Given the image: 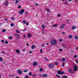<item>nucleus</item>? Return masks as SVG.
<instances>
[{
  "label": "nucleus",
  "instance_id": "nucleus-1",
  "mask_svg": "<svg viewBox=\"0 0 78 78\" xmlns=\"http://www.w3.org/2000/svg\"><path fill=\"white\" fill-rule=\"evenodd\" d=\"M51 45H56L57 44V41L56 40L53 39L50 41Z\"/></svg>",
  "mask_w": 78,
  "mask_h": 78
},
{
  "label": "nucleus",
  "instance_id": "nucleus-2",
  "mask_svg": "<svg viewBox=\"0 0 78 78\" xmlns=\"http://www.w3.org/2000/svg\"><path fill=\"white\" fill-rule=\"evenodd\" d=\"M57 74L58 75H59V74H60V75H65V74H66V73H64V72H62L61 71H58Z\"/></svg>",
  "mask_w": 78,
  "mask_h": 78
},
{
  "label": "nucleus",
  "instance_id": "nucleus-3",
  "mask_svg": "<svg viewBox=\"0 0 78 78\" xmlns=\"http://www.w3.org/2000/svg\"><path fill=\"white\" fill-rule=\"evenodd\" d=\"M48 67H49V68L51 69V68H54V67H55V66H54V65L53 64H49L48 65Z\"/></svg>",
  "mask_w": 78,
  "mask_h": 78
},
{
  "label": "nucleus",
  "instance_id": "nucleus-4",
  "mask_svg": "<svg viewBox=\"0 0 78 78\" xmlns=\"http://www.w3.org/2000/svg\"><path fill=\"white\" fill-rule=\"evenodd\" d=\"M25 11V10H24V9H22L19 12V14H21V15H22V14H23V13Z\"/></svg>",
  "mask_w": 78,
  "mask_h": 78
},
{
  "label": "nucleus",
  "instance_id": "nucleus-5",
  "mask_svg": "<svg viewBox=\"0 0 78 78\" xmlns=\"http://www.w3.org/2000/svg\"><path fill=\"white\" fill-rule=\"evenodd\" d=\"M8 4H9V2H8V1H6L4 2V5L5 6H8Z\"/></svg>",
  "mask_w": 78,
  "mask_h": 78
},
{
  "label": "nucleus",
  "instance_id": "nucleus-6",
  "mask_svg": "<svg viewBox=\"0 0 78 78\" xmlns=\"http://www.w3.org/2000/svg\"><path fill=\"white\" fill-rule=\"evenodd\" d=\"M78 69V67L77 66H74V69H73L74 71H77V69Z\"/></svg>",
  "mask_w": 78,
  "mask_h": 78
},
{
  "label": "nucleus",
  "instance_id": "nucleus-7",
  "mask_svg": "<svg viewBox=\"0 0 78 78\" xmlns=\"http://www.w3.org/2000/svg\"><path fill=\"white\" fill-rule=\"evenodd\" d=\"M18 73L20 74V75H21L22 74V73L20 69H18Z\"/></svg>",
  "mask_w": 78,
  "mask_h": 78
},
{
  "label": "nucleus",
  "instance_id": "nucleus-8",
  "mask_svg": "<svg viewBox=\"0 0 78 78\" xmlns=\"http://www.w3.org/2000/svg\"><path fill=\"white\" fill-rule=\"evenodd\" d=\"M62 47H63V48L64 49H66V48H67V46H66L64 44H62Z\"/></svg>",
  "mask_w": 78,
  "mask_h": 78
},
{
  "label": "nucleus",
  "instance_id": "nucleus-9",
  "mask_svg": "<svg viewBox=\"0 0 78 78\" xmlns=\"http://www.w3.org/2000/svg\"><path fill=\"white\" fill-rule=\"evenodd\" d=\"M37 64V63L36 62H34L33 63V65L34 66H36Z\"/></svg>",
  "mask_w": 78,
  "mask_h": 78
},
{
  "label": "nucleus",
  "instance_id": "nucleus-10",
  "mask_svg": "<svg viewBox=\"0 0 78 78\" xmlns=\"http://www.w3.org/2000/svg\"><path fill=\"white\" fill-rule=\"evenodd\" d=\"M43 77H47V76H48V75L45 74H44L43 75Z\"/></svg>",
  "mask_w": 78,
  "mask_h": 78
},
{
  "label": "nucleus",
  "instance_id": "nucleus-11",
  "mask_svg": "<svg viewBox=\"0 0 78 78\" xmlns=\"http://www.w3.org/2000/svg\"><path fill=\"white\" fill-rule=\"evenodd\" d=\"M15 35L17 37V39H19V35L18 34H16Z\"/></svg>",
  "mask_w": 78,
  "mask_h": 78
},
{
  "label": "nucleus",
  "instance_id": "nucleus-12",
  "mask_svg": "<svg viewBox=\"0 0 78 78\" xmlns=\"http://www.w3.org/2000/svg\"><path fill=\"white\" fill-rule=\"evenodd\" d=\"M27 36L28 37H30L31 36V34H27Z\"/></svg>",
  "mask_w": 78,
  "mask_h": 78
},
{
  "label": "nucleus",
  "instance_id": "nucleus-13",
  "mask_svg": "<svg viewBox=\"0 0 78 78\" xmlns=\"http://www.w3.org/2000/svg\"><path fill=\"white\" fill-rule=\"evenodd\" d=\"M75 29H76V27L75 26H73L72 27V29L73 30H75Z\"/></svg>",
  "mask_w": 78,
  "mask_h": 78
},
{
  "label": "nucleus",
  "instance_id": "nucleus-14",
  "mask_svg": "<svg viewBox=\"0 0 78 78\" xmlns=\"http://www.w3.org/2000/svg\"><path fill=\"white\" fill-rule=\"evenodd\" d=\"M16 52L17 53H20V51L19 50H16Z\"/></svg>",
  "mask_w": 78,
  "mask_h": 78
},
{
  "label": "nucleus",
  "instance_id": "nucleus-15",
  "mask_svg": "<svg viewBox=\"0 0 78 78\" xmlns=\"http://www.w3.org/2000/svg\"><path fill=\"white\" fill-rule=\"evenodd\" d=\"M64 27V25H62L60 26V28L61 29H62Z\"/></svg>",
  "mask_w": 78,
  "mask_h": 78
},
{
  "label": "nucleus",
  "instance_id": "nucleus-16",
  "mask_svg": "<svg viewBox=\"0 0 78 78\" xmlns=\"http://www.w3.org/2000/svg\"><path fill=\"white\" fill-rule=\"evenodd\" d=\"M19 2H20V1H19L16 0V1L15 3H16V4H17V3H19Z\"/></svg>",
  "mask_w": 78,
  "mask_h": 78
},
{
  "label": "nucleus",
  "instance_id": "nucleus-17",
  "mask_svg": "<svg viewBox=\"0 0 78 78\" xmlns=\"http://www.w3.org/2000/svg\"><path fill=\"white\" fill-rule=\"evenodd\" d=\"M68 70L69 72H72V71H73V70H72L71 69H68Z\"/></svg>",
  "mask_w": 78,
  "mask_h": 78
},
{
  "label": "nucleus",
  "instance_id": "nucleus-18",
  "mask_svg": "<svg viewBox=\"0 0 78 78\" xmlns=\"http://www.w3.org/2000/svg\"><path fill=\"white\" fill-rule=\"evenodd\" d=\"M31 47L32 49H34V47H36V46L34 45H33Z\"/></svg>",
  "mask_w": 78,
  "mask_h": 78
},
{
  "label": "nucleus",
  "instance_id": "nucleus-19",
  "mask_svg": "<svg viewBox=\"0 0 78 78\" xmlns=\"http://www.w3.org/2000/svg\"><path fill=\"white\" fill-rule=\"evenodd\" d=\"M69 39H72V38L73 37L72 36L70 35L69 36Z\"/></svg>",
  "mask_w": 78,
  "mask_h": 78
},
{
  "label": "nucleus",
  "instance_id": "nucleus-20",
  "mask_svg": "<svg viewBox=\"0 0 78 78\" xmlns=\"http://www.w3.org/2000/svg\"><path fill=\"white\" fill-rule=\"evenodd\" d=\"M14 26V23H11L10 24L11 27H13Z\"/></svg>",
  "mask_w": 78,
  "mask_h": 78
},
{
  "label": "nucleus",
  "instance_id": "nucleus-21",
  "mask_svg": "<svg viewBox=\"0 0 78 78\" xmlns=\"http://www.w3.org/2000/svg\"><path fill=\"white\" fill-rule=\"evenodd\" d=\"M62 78H67V76L64 75L62 77Z\"/></svg>",
  "mask_w": 78,
  "mask_h": 78
},
{
  "label": "nucleus",
  "instance_id": "nucleus-22",
  "mask_svg": "<svg viewBox=\"0 0 78 78\" xmlns=\"http://www.w3.org/2000/svg\"><path fill=\"white\" fill-rule=\"evenodd\" d=\"M6 31V29H4L2 30V32H5Z\"/></svg>",
  "mask_w": 78,
  "mask_h": 78
},
{
  "label": "nucleus",
  "instance_id": "nucleus-23",
  "mask_svg": "<svg viewBox=\"0 0 78 78\" xmlns=\"http://www.w3.org/2000/svg\"><path fill=\"white\" fill-rule=\"evenodd\" d=\"M56 76H57V77H58V78H61V76H60L58 75V74H56Z\"/></svg>",
  "mask_w": 78,
  "mask_h": 78
},
{
  "label": "nucleus",
  "instance_id": "nucleus-24",
  "mask_svg": "<svg viewBox=\"0 0 78 78\" xmlns=\"http://www.w3.org/2000/svg\"><path fill=\"white\" fill-rule=\"evenodd\" d=\"M74 38L76 39H78V36H75L74 37Z\"/></svg>",
  "mask_w": 78,
  "mask_h": 78
},
{
  "label": "nucleus",
  "instance_id": "nucleus-25",
  "mask_svg": "<svg viewBox=\"0 0 78 78\" xmlns=\"http://www.w3.org/2000/svg\"><path fill=\"white\" fill-rule=\"evenodd\" d=\"M39 70L40 72H42V71H43V69H42V68H40L39 69Z\"/></svg>",
  "mask_w": 78,
  "mask_h": 78
},
{
  "label": "nucleus",
  "instance_id": "nucleus-26",
  "mask_svg": "<svg viewBox=\"0 0 78 78\" xmlns=\"http://www.w3.org/2000/svg\"><path fill=\"white\" fill-rule=\"evenodd\" d=\"M3 61V58H0V62H2Z\"/></svg>",
  "mask_w": 78,
  "mask_h": 78
},
{
  "label": "nucleus",
  "instance_id": "nucleus-27",
  "mask_svg": "<svg viewBox=\"0 0 78 78\" xmlns=\"http://www.w3.org/2000/svg\"><path fill=\"white\" fill-rule=\"evenodd\" d=\"M31 75H32V73L31 72L29 73V75L30 76H31Z\"/></svg>",
  "mask_w": 78,
  "mask_h": 78
},
{
  "label": "nucleus",
  "instance_id": "nucleus-28",
  "mask_svg": "<svg viewBox=\"0 0 78 78\" xmlns=\"http://www.w3.org/2000/svg\"><path fill=\"white\" fill-rule=\"evenodd\" d=\"M24 72H25V73H26V72H28V70H24Z\"/></svg>",
  "mask_w": 78,
  "mask_h": 78
},
{
  "label": "nucleus",
  "instance_id": "nucleus-29",
  "mask_svg": "<svg viewBox=\"0 0 78 78\" xmlns=\"http://www.w3.org/2000/svg\"><path fill=\"white\" fill-rule=\"evenodd\" d=\"M65 5H67L68 3H67V1H66L65 2Z\"/></svg>",
  "mask_w": 78,
  "mask_h": 78
},
{
  "label": "nucleus",
  "instance_id": "nucleus-30",
  "mask_svg": "<svg viewBox=\"0 0 78 78\" xmlns=\"http://www.w3.org/2000/svg\"><path fill=\"white\" fill-rule=\"evenodd\" d=\"M58 64H59V63H58V62H55V65H56V66H57V65H58Z\"/></svg>",
  "mask_w": 78,
  "mask_h": 78
},
{
  "label": "nucleus",
  "instance_id": "nucleus-31",
  "mask_svg": "<svg viewBox=\"0 0 78 78\" xmlns=\"http://www.w3.org/2000/svg\"><path fill=\"white\" fill-rule=\"evenodd\" d=\"M59 51H60L61 52L62 51H63L62 49H59Z\"/></svg>",
  "mask_w": 78,
  "mask_h": 78
},
{
  "label": "nucleus",
  "instance_id": "nucleus-32",
  "mask_svg": "<svg viewBox=\"0 0 78 78\" xmlns=\"http://www.w3.org/2000/svg\"><path fill=\"white\" fill-rule=\"evenodd\" d=\"M57 26H58V24H55V25H54L53 26V27H57Z\"/></svg>",
  "mask_w": 78,
  "mask_h": 78
},
{
  "label": "nucleus",
  "instance_id": "nucleus-33",
  "mask_svg": "<svg viewBox=\"0 0 78 78\" xmlns=\"http://www.w3.org/2000/svg\"><path fill=\"white\" fill-rule=\"evenodd\" d=\"M44 59H45V60L47 61H48V59H47V58L46 57H44Z\"/></svg>",
  "mask_w": 78,
  "mask_h": 78
},
{
  "label": "nucleus",
  "instance_id": "nucleus-34",
  "mask_svg": "<svg viewBox=\"0 0 78 78\" xmlns=\"http://www.w3.org/2000/svg\"><path fill=\"white\" fill-rule=\"evenodd\" d=\"M12 37L11 36H9V39H12Z\"/></svg>",
  "mask_w": 78,
  "mask_h": 78
},
{
  "label": "nucleus",
  "instance_id": "nucleus-35",
  "mask_svg": "<svg viewBox=\"0 0 78 78\" xmlns=\"http://www.w3.org/2000/svg\"><path fill=\"white\" fill-rule=\"evenodd\" d=\"M23 22L24 24H25V23H26V21L24 20L23 21Z\"/></svg>",
  "mask_w": 78,
  "mask_h": 78
},
{
  "label": "nucleus",
  "instance_id": "nucleus-36",
  "mask_svg": "<svg viewBox=\"0 0 78 78\" xmlns=\"http://www.w3.org/2000/svg\"><path fill=\"white\" fill-rule=\"evenodd\" d=\"M74 58H77V56L76 55H74Z\"/></svg>",
  "mask_w": 78,
  "mask_h": 78
},
{
  "label": "nucleus",
  "instance_id": "nucleus-37",
  "mask_svg": "<svg viewBox=\"0 0 78 78\" xmlns=\"http://www.w3.org/2000/svg\"><path fill=\"white\" fill-rule=\"evenodd\" d=\"M41 27H42V28H45V26H44V25H42L41 26Z\"/></svg>",
  "mask_w": 78,
  "mask_h": 78
},
{
  "label": "nucleus",
  "instance_id": "nucleus-38",
  "mask_svg": "<svg viewBox=\"0 0 78 78\" xmlns=\"http://www.w3.org/2000/svg\"><path fill=\"white\" fill-rule=\"evenodd\" d=\"M16 33H19L20 32L19 30H16Z\"/></svg>",
  "mask_w": 78,
  "mask_h": 78
},
{
  "label": "nucleus",
  "instance_id": "nucleus-39",
  "mask_svg": "<svg viewBox=\"0 0 78 78\" xmlns=\"http://www.w3.org/2000/svg\"><path fill=\"white\" fill-rule=\"evenodd\" d=\"M5 43L6 44H8V41H5Z\"/></svg>",
  "mask_w": 78,
  "mask_h": 78
},
{
  "label": "nucleus",
  "instance_id": "nucleus-40",
  "mask_svg": "<svg viewBox=\"0 0 78 78\" xmlns=\"http://www.w3.org/2000/svg\"><path fill=\"white\" fill-rule=\"evenodd\" d=\"M21 8V5H18V8L19 9Z\"/></svg>",
  "mask_w": 78,
  "mask_h": 78
},
{
  "label": "nucleus",
  "instance_id": "nucleus-41",
  "mask_svg": "<svg viewBox=\"0 0 78 78\" xmlns=\"http://www.w3.org/2000/svg\"><path fill=\"white\" fill-rule=\"evenodd\" d=\"M76 63H77V64H78V59H77L76 61Z\"/></svg>",
  "mask_w": 78,
  "mask_h": 78
},
{
  "label": "nucleus",
  "instance_id": "nucleus-42",
  "mask_svg": "<svg viewBox=\"0 0 78 78\" xmlns=\"http://www.w3.org/2000/svg\"><path fill=\"white\" fill-rule=\"evenodd\" d=\"M40 52H41V53H42V49H40Z\"/></svg>",
  "mask_w": 78,
  "mask_h": 78
},
{
  "label": "nucleus",
  "instance_id": "nucleus-43",
  "mask_svg": "<svg viewBox=\"0 0 78 78\" xmlns=\"http://www.w3.org/2000/svg\"><path fill=\"white\" fill-rule=\"evenodd\" d=\"M65 64V62H63V64H62V66H64Z\"/></svg>",
  "mask_w": 78,
  "mask_h": 78
},
{
  "label": "nucleus",
  "instance_id": "nucleus-44",
  "mask_svg": "<svg viewBox=\"0 0 78 78\" xmlns=\"http://www.w3.org/2000/svg\"><path fill=\"white\" fill-rule=\"evenodd\" d=\"M25 78H28V75H26L25 77Z\"/></svg>",
  "mask_w": 78,
  "mask_h": 78
},
{
  "label": "nucleus",
  "instance_id": "nucleus-45",
  "mask_svg": "<svg viewBox=\"0 0 78 78\" xmlns=\"http://www.w3.org/2000/svg\"><path fill=\"white\" fill-rule=\"evenodd\" d=\"M2 54H5V52L3 51H2Z\"/></svg>",
  "mask_w": 78,
  "mask_h": 78
},
{
  "label": "nucleus",
  "instance_id": "nucleus-46",
  "mask_svg": "<svg viewBox=\"0 0 78 78\" xmlns=\"http://www.w3.org/2000/svg\"><path fill=\"white\" fill-rule=\"evenodd\" d=\"M1 42H2V43H3V42H5V41H4V40H2L1 41Z\"/></svg>",
  "mask_w": 78,
  "mask_h": 78
},
{
  "label": "nucleus",
  "instance_id": "nucleus-47",
  "mask_svg": "<svg viewBox=\"0 0 78 78\" xmlns=\"http://www.w3.org/2000/svg\"><path fill=\"white\" fill-rule=\"evenodd\" d=\"M46 11H48V12H50V10H49V9H47Z\"/></svg>",
  "mask_w": 78,
  "mask_h": 78
},
{
  "label": "nucleus",
  "instance_id": "nucleus-48",
  "mask_svg": "<svg viewBox=\"0 0 78 78\" xmlns=\"http://www.w3.org/2000/svg\"><path fill=\"white\" fill-rule=\"evenodd\" d=\"M26 30H27V29H26V28H25L23 30V31H26Z\"/></svg>",
  "mask_w": 78,
  "mask_h": 78
},
{
  "label": "nucleus",
  "instance_id": "nucleus-49",
  "mask_svg": "<svg viewBox=\"0 0 78 78\" xmlns=\"http://www.w3.org/2000/svg\"><path fill=\"white\" fill-rule=\"evenodd\" d=\"M26 25H28V22H27L26 23Z\"/></svg>",
  "mask_w": 78,
  "mask_h": 78
},
{
  "label": "nucleus",
  "instance_id": "nucleus-50",
  "mask_svg": "<svg viewBox=\"0 0 78 78\" xmlns=\"http://www.w3.org/2000/svg\"><path fill=\"white\" fill-rule=\"evenodd\" d=\"M12 19L13 20H14V18L13 17H12Z\"/></svg>",
  "mask_w": 78,
  "mask_h": 78
},
{
  "label": "nucleus",
  "instance_id": "nucleus-51",
  "mask_svg": "<svg viewBox=\"0 0 78 78\" xmlns=\"http://www.w3.org/2000/svg\"><path fill=\"white\" fill-rule=\"evenodd\" d=\"M62 61H65V58H63Z\"/></svg>",
  "mask_w": 78,
  "mask_h": 78
},
{
  "label": "nucleus",
  "instance_id": "nucleus-52",
  "mask_svg": "<svg viewBox=\"0 0 78 78\" xmlns=\"http://www.w3.org/2000/svg\"><path fill=\"white\" fill-rule=\"evenodd\" d=\"M62 34H65V32H62Z\"/></svg>",
  "mask_w": 78,
  "mask_h": 78
},
{
  "label": "nucleus",
  "instance_id": "nucleus-53",
  "mask_svg": "<svg viewBox=\"0 0 78 78\" xmlns=\"http://www.w3.org/2000/svg\"><path fill=\"white\" fill-rule=\"evenodd\" d=\"M58 17H60V14H58Z\"/></svg>",
  "mask_w": 78,
  "mask_h": 78
},
{
  "label": "nucleus",
  "instance_id": "nucleus-54",
  "mask_svg": "<svg viewBox=\"0 0 78 78\" xmlns=\"http://www.w3.org/2000/svg\"><path fill=\"white\" fill-rule=\"evenodd\" d=\"M59 41L60 42H61L62 41V39H60Z\"/></svg>",
  "mask_w": 78,
  "mask_h": 78
},
{
  "label": "nucleus",
  "instance_id": "nucleus-55",
  "mask_svg": "<svg viewBox=\"0 0 78 78\" xmlns=\"http://www.w3.org/2000/svg\"><path fill=\"white\" fill-rule=\"evenodd\" d=\"M32 53V51H30V52H29V54H30Z\"/></svg>",
  "mask_w": 78,
  "mask_h": 78
},
{
  "label": "nucleus",
  "instance_id": "nucleus-56",
  "mask_svg": "<svg viewBox=\"0 0 78 78\" xmlns=\"http://www.w3.org/2000/svg\"><path fill=\"white\" fill-rule=\"evenodd\" d=\"M35 5H36V6H38V4H37V3H36L35 4Z\"/></svg>",
  "mask_w": 78,
  "mask_h": 78
},
{
  "label": "nucleus",
  "instance_id": "nucleus-57",
  "mask_svg": "<svg viewBox=\"0 0 78 78\" xmlns=\"http://www.w3.org/2000/svg\"><path fill=\"white\" fill-rule=\"evenodd\" d=\"M26 45H28H28H29V44L27 43V44H26Z\"/></svg>",
  "mask_w": 78,
  "mask_h": 78
},
{
  "label": "nucleus",
  "instance_id": "nucleus-58",
  "mask_svg": "<svg viewBox=\"0 0 78 78\" xmlns=\"http://www.w3.org/2000/svg\"><path fill=\"white\" fill-rule=\"evenodd\" d=\"M5 20H6V21H8V19H5Z\"/></svg>",
  "mask_w": 78,
  "mask_h": 78
},
{
  "label": "nucleus",
  "instance_id": "nucleus-59",
  "mask_svg": "<svg viewBox=\"0 0 78 78\" xmlns=\"http://www.w3.org/2000/svg\"><path fill=\"white\" fill-rule=\"evenodd\" d=\"M23 37H24V38H25V37H26L25 35H23Z\"/></svg>",
  "mask_w": 78,
  "mask_h": 78
},
{
  "label": "nucleus",
  "instance_id": "nucleus-60",
  "mask_svg": "<svg viewBox=\"0 0 78 78\" xmlns=\"http://www.w3.org/2000/svg\"><path fill=\"white\" fill-rule=\"evenodd\" d=\"M35 75H33V77H35Z\"/></svg>",
  "mask_w": 78,
  "mask_h": 78
},
{
  "label": "nucleus",
  "instance_id": "nucleus-61",
  "mask_svg": "<svg viewBox=\"0 0 78 78\" xmlns=\"http://www.w3.org/2000/svg\"><path fill=\"white\" fill-rule=\"evenodd\" d=\"M76 50H78V47H77V48H76Z\"/></svg>",
  "mask_w": 78,
  "mask_h": 78
},
{
  "label": "nucleus",
  "instance_id": "nucleus-62",
  "mask_svg": "<svg viewBox=\"0 0 78 78\" xmlns=\"http://www.w3.org/2000/svg\"><path fill=\"white\" fill-rule=\"evenodd\" d=\"M48 44H49L48 43H47L46 44L47 45H48Z\"/></svg>",
  "mask_w": 78,
  "mask_h": 78
},
{
  "label": "nucleus",
  "instance_id": "nucleus-63",
  "mask_svg": "<svg viewBox=\"0 0 78 78\" xmlns=\"http://www.w3.org/2000/svg\"><path fill=\"white\" fill-rule=\"evenodd\" d=\"M45 24L46 25H48V23L46 22V23H45Z\"/></svg>",
  "mask_w": 78,
  "mask_h": 78
},
{
  "label": "nucleus",
  "instance_id": "nucleus-64",
  "mask_svg": "<svg viewBox=\"0 0 78 78\" xmlns=\"http://www.w3.org/2000/svg\"><path fill=\"white\" fill-rule=\"evenodd\" d=\"M39 76H42L41 74H39Z\"/></svg>",
  "mask_w": 78,
  "mask_h": 78
}]
</instances>
